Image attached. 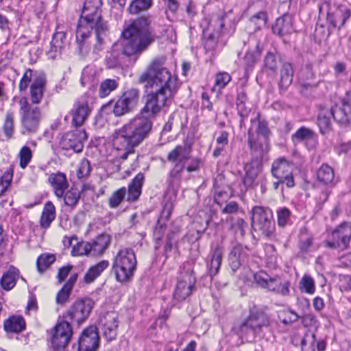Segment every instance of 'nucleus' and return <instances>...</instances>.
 I'll return each mask as SVG.
<instances>
[{
    "instance_id": "obj_20",
    "label": "nucleus",
    "mask_w": 351,
    "mask_h": 351,
    "mask_svg": "<svg viewBox=\"0 0 351 351\" xmlns=\"http://www.w3.org/2000/svg\"><path fill=\"white\" fill-rule=\"evenodd\" d=\"M118 325V315L116 312H108L101 318V330L108 341H112L116 338Z\"/></svg>"
},
{
    "instance_id": "obj_21",
    "label": "nucleus",
    "mask_w": 351,
    "mask_h": 351,
    "mask_svg": "<svg viewBox=\"0 0 351 351\" xmlns=\"http://www.w3.org/2000/svg\"><path fill=\"white\" fill-rule=\"evenodd\" d=\"M247 247L240 243L232 246L228 254V263L233 272H235L247 258Z\"/></svg>"
},
{
    "instance_id": "obj_54",
    "label": "nucleus",
    "mask_w": 351,
    "mask_h": 351,
    "mask_svg": "<svg viewBox=\"0 0 351 351\" xmlns=\"http://www.w3.org/2000/svg\"><path fill=\"white\" fill-rule=\"evenodd\" d=\"M80 199V193L77 191H68L64 196V201L66 205L73 208L77 204Z\"/></svg>"
},
{
    "instance_id": "obj_47",
    "label": "nucleus",
    "mask_w": 351,
    "mask_h": 351,
    "mask_svg": "<svg viewBox=\"0 0 351 351\" xmlns=\"http://www.w3.org/2000/svg\"><path fill=\"white\" fill-rule=\"evenodd\" d=\"M13 178V170L10 168L0 178V196H1L11 186Z\"/></svg>"
},
{
    "instance_id": "obj_57",
    "label": "nucleus",
    "mask_w": 351,
    "mask_h": 351,
    "mask_svg": "<svg viewBox=\"0 0 351 351\" xmlns=\"http://www.w3.org/2000/svg\"><path fill=\"white\" fill-rule=\"evenodd\" d=\"M71 289L63 286L62 289L56 295V302L58 304H64L68 302Z\"/></svg>"
},
{
    "instance_id": "obj_4",
    "label": "nucleus",
    "mask_w": 351,
    "mask_h": 351,
    "mask_svg": "<svg viewBox=\"0 0 351 351\" xmlns=\"http://www.w3.org/2000/svg\"><path fill=\"white\" fill-rule=\"evenodd\" d=\"M136 258L131 248L120 250L114 256L112 262V269L117 280L125 282L132 279L136 268Z\"/></svg>"
},
{
    "instance_id": "obj_28",
    "label": "nucleus",
    "mask_w": 351,
    "mask_h": 351,
    "mask_svg": "<svg viewBox=\"0 0 351 351\" xmlns=\"http://www.w3.org/2000/svg\"><path fill=\"white\" fill-rule=\"evenodd\" d=\"M56 216V207L53 204L48 201L45 203L40 219L42 228H48Z\"/></svg>"
},
{
    "instance_id": "obj_33",
    "label": "nucleus",
    "mask_w": 351,
    "mask_h": 351,
    "mask_svg": "<svg viewBox=\"0 0 351 351\" xmlns=\"http://www.w3.org/2000/svg\"><path fill=\"white\" fill-rule=\"evenodd\" d=\"M293 77V69L292 65L289 62H285L282 65L280 70L279 87L282 89H286L292 83Z\"/></svg>"
},
{
    "instance_id": "obj_11",
    "label": "nucleus",
    "mask_w": 351,
    "mask_h": 351,
    "mask_svg": "<svg viewBox=\"0 0 351 351\" xmlns=\"http://www.w3.org/2000/svg\"><path fill=\"white\" fill-rule=\"evenodd\" d=\"M73 335V330L69 322L64 319L59 322L53 328V335L51 339L52 348L60 351L66 348Z\"/></svg>"
},
{
    "instance_id": "obj_24",
    "label": "nucleus",
    "mask_w": 351,
    "mask_h": 351,
    "mask_svg": "<svg viewBox=\"0 0 351 351\" xmlns=\"http://www.w3.org/2000/svg\"><path fill=\"white\" fill-rule=\"evenodd\" d=\"M48 181L53 187L55 195L58 197H63L69 186L66 175L61 172L51 173L48 178Z\"/></svg>"
},
{
    "instance_id": "obj_1",
    "label": "nucleus",
    "mask_w": 351,
    "mask_h": 351,
    "mask_svg": "<svg viewBox=\"0 0 351 351\" xmlns=\"http://www.w3.org/2000/svg\"><path fill=\"white\" fill-rule=\"evenodd\" d=\"M165 60L164 57L154 58L138 78V82L144 84L147 90H151L145 97L141 116L130 120L112 134V146L123 152L119 156L122 160L133 154L134 148L148 136L152 128L150 119L170 104L178 90V77L165 66Z\"/></svg>"
},
{
    "instance_id": "obj_30",
    "label": "nucleus",
    "mask_w": 351,
    "mask_h": 351,
    "mask_svg": "<svg viewBox=\"0 0 351 351\" xmlns=\"http://www.w3.org/2000/svg\"><path fill=\"white\" fill-rule=\"evenodd\" d=\"M350 15V10L348 8L340 5L337 8L335 12L333 13L332 15L328 16V19L330 21L334 27L340 28L344 25Z\"/></svg>"
},
{
    "instance_id": "obj_46",
    "label": "nucleus",
    "mask_w": 351,
    "mask_h": 351,
    "mask_svg": "<svg viewBox=\"0 0 351 351\" xmlns=\"http://www.w3.org/2000/svg\"><path fill=\"white\" fill-rule=\"evenodd\" d=\"M3 132L8 138H11L14 132V114L9 110L6 112L4 123Z\"/></svg>"
},
{
    "instance_id": "obj_15",
    "label": "nucleus",
    "mask_w": 351,
    "mask_h": 351,
    "mask_svg": "<svg viewBox=\"0 0 351 351\" xmlns=\"http://www.w3.org/2000/svg\"><path fill=\"white\" fill-rule=\"evenodd\" d=\"M332 239L326 241L328 247L343 250L351 241V222L342 223L332 232Z\"/></svg>"
},
{
    "instance_id": "obj_61",
    "label": "nucleus",
    "mask_w": 351,
    "mask_h": 351,
    "mask_svg": "<svg viewBox=\"0 0 351 351\" xmlns=\"http://www.w3.org/2000/svg\"><path fill=\"white\" fill-rule=\"evenodd\" d=\"M259 56V52L256 51H248L246 53L244 61L247 67H252L256 62L257 58Z\"/></svg>"
},
{
    "instance_id": "obj_43",
    "label": "nucleus",
    "mask_w": 351,
    "mask_h": 351,
    "mask_svg": "<svg viewBox=\"0 0 351 351\" xmlns=\"http://www.w3.org/2000/svg\"><path fill=\"white\" fill-rule=\"evenodd\" d=\"M118 87V83L115 80L106 79L103 81L99 86V95L105 97Z\"/></svg>"
},
{
    "instance_id": "obj_39",
    "label": "nucleus",
    "mask_w": 351,
    "mask_h": 351,
    "mask_svg": "<svg viewBox=\"0 0 351 351\" xmlns=\"http://www.w3.org/2000/svg\"><path fill=\"white\" fill-rule=\"evenodd\" d=\"M267 23V14L265 12H258L254 14L248 21L250 31L256 32L265 25Z\"/></svg>"
},
{
    "instance_id": "obj_35",
    "label": "nucleus",
    "mask_w": 351,
    "mask_h": 351,
    "mask_svg": "<svg viewBox=\"0 0 351 351\" xmlns=\"http://www.w3.org/2000/svg\"><path fill=\"white\" fill-rule=\"evenodd\" d=\"M19 278V272L14 269H9L5 273L1 279V287L5 291H10L13 289Z\"/></svg>"
},
{
    "instance_id": "obj_36",
    "label": "nucleus",
    "mask_w": 351,
    "mask_h": 351,
    "mask_svg": "<svg viewBox=\"0 0 351 351\" xmlns=\"http://www.w3.org/2000/svg\"><path fill=\"white\" fill-rule=\"evenodd\" d=\"M25 326L24 319L20 316H12L4 322V328L7 332H19Z\"/></svg>"
},
{
    "instance_id": "obj_60",
    "label": "nucleus",
    "mask_w": 351,
    "mask_h": 351,
    "mask_svg": "<svg viewBox=\"0 0 351 351\" xmlns=\"http://www.w3.org/2000/svg\"><path fill=\"white\" fill-rule=\"evenodd\" d=\"M257 119L258 121V128H257V132L262 136H263L265 138L268 136V135L270 133L269 129L267 126V124L265 121H261L258 119V117H257L254 120H252V123H254ZM267 139H265L266 141Z\"/></svg>"
},
{
    "instance_id": "obj_62",
    "label": "nucleus",
    "mask_w": 351,
    "mask_h": 351,
    "mask_svg": "<svg viewBox=\"0 0 351 351\" xmlns=\"http://www.w3.org/2000/svg\"><path fill=\"white\" fill-rule=\"evenodd\" d=\"M308 71V82H303L301 83L302 86L306 88H311L317 86V82H312V80L315 78V74L312 72L311 68L310 66L306 67Z\"/></svg>"
},
{
    "instance_id": "obj_5",
    "label": "nucleus",
    "mask_w": 351,
    "mask_h": 351,
    "mask_svg": "<svg viewBox=\"0 0 351 351\" xmlns=\"http://www.w3.org/2000/svg\"><path fill=\"white\" fill-rule=\"evenodd\" d=\"M19 103L20 105L21 133L25 136L36 134L38 131L42 119L40 109L38 107L31 106L25 97L21 98Z\"/></svg>"
},
{
    "instance_id": "obj_16",
    "label": "nucleus",
    "mask_w": 351,
    "mask_h": 351,
    "mask_svg": "<svg viewBox=\"0 0 351 351\" xmlns=\"http://www.w3.org/2000/svg\"><path fill=\"white\" fill-rule=\"evenodd\" d=\"M111 238L108 234L99 235L90 243H82L79 246L80 252L77 254L90 256H99L108 247Z\"/></svg>"
},
{
    "instance_id": "obj_10",
    "label": "nucleus",
    "mask_w": 351,
    "mask_h": 351,
    "mask_svg": "<svg viewBox=\"0 0 351 351\" xmlns=\"http://www.w3.org/2000/svg\"><path fill=\"white\" fill-rule=\"evenodd\" d=\"M254 281L262 288L270 291L276 292L283 296L289 294L290 282H282L278 276L270 277L267 273L260 271L254 275Z\"/></svg>"
},
{
    "instance_id": "obj_55",
    "label": "nucleus",
    "mask_w": 351,
    "mask_h": 351,
    "mask_svg": "<svg viewBox=\"0 0 351 351\" xmlns=\"http://www.w3.org/2000/svg\"><path fill=\"white\" fill-rule=\"evenodd\" d=\"M264 67L265 69L272 73L275 72L277 67V61L275 56L272 53L269 52L267 53L264 60Z\"/></svg>"
},
{
    "instance_id": "obj_6",
    "label": "nucleus",
    "mask_w": 351,
    "mask_h": 351,
    "mask_svg": "<svg viewBox=\"0 0 351 351\" xmlns=\"http://www.w3.org/2000/svg\"><path fill=\"white\" fill-rule=\"evenodd\" d=\"M270 325L269 316L262 309H254L250 311L248 317L243 320L237 328L239 335L254 337L262 332L264 328Z\"/></svg>"
},
{
    "instance_id": "obj_64",
    "label": "nucleus",
    "mask_w": 351,
    "mask_h": 351,
    "mask_svg": "<svg viewBox=\"0 0 351 351\" xmlns=\"http://www.w3.org/2000/svg\"><path fill=\"white\" fill-rule=\"evenodd\" d=\"M72 269L71 265H67L62 267L59 269L58 273V279L59 282H62L65 280V278L68 276L71 270Z\"/></svg>"
},
{
    "instance_id": "obj_63",
    "label": "nucleus",
    "mask_w": 351,
    "mask_h": 351,
    "mask_svg": "<svg viewBox=\"0 0 351 351\" xmlns=\"http://www.w3.org/2000/svg\"><path fill=\"white\" fill-rule=\"evenodd\" d=\"M202 162L199 158H191L190 164L186 167V171L189 172L199 171Z\"/></svg>"
},
{
    "instance_id": "obj_58",
    "label": "nucleus",
    "mask_w": 351,
    "mask_h": 351,
    "mask_svg": "<svg viewBox=\"0 0 351 351\" xmlns=\"http://www.w3.org/2000/svg\"><path fill=\"white\" fill-rule=\"evenodd\" d=\"M32 78V71L29 69L26 70L25 73L23 74V77L21 78L20 83H19V89L21 91L25 90L28 85Z\"/></svg>"
},
{
    "instance_id": "obj_56",
    "label": "nucleus",
    "mask_w": 351,
    "mask_h": 351,
    "mask_svg": "<svg viewBox=\"0 0 351 351\" xmlns=\"http://www.w3.org/2000/svg\"><path fill=\"white\" fill-rule=\"evenodd\" d=\"M313 238L311 236L307 235L306 233H302L300 235V250L302 252H306L308 251L309 247L311 246Z\"/></svg>"
},
{
    "instance_id": "obj_50",
    "label": "nucleus",
    "mask_w": 351,
    "mask_h": 351,
    "mask_svg": "<svg viewBox=\"0 0 351 351\" xmlns=\"http://www.w3.org/2000/svg\"><path fill=\"white\" fill-rule=\"evenodd\" d=\"M126 194V189L122 187L114 192L109 199V206L111 208H117L123 201Z\"/></svg>"
},
{
    "instance_id": "obj_22",
    "label": "nucleus",
    "mask_w": 351,
    "mask_h": 351,
    "mask_svg": "<svg viewBox=\"0 0 351 351\" xmlns=\"http://www.w3.org/2000/svg\"><path fill=\"white\" fill-rule=\"evenodd\" d=\"M223 250V246L219 243L216 244L211 248L207 263V267L211 278L216 276L219 272L221 265Z\"/></svg>"
},
{
    "instance_id": "obj_44",
    "label": "nucleus",
    "mask_w": 351,
    "mask_h": 351,
    "mask_svg": "<svg viewBox=\"0 0 351 351\" xmlns=\"http://www.w3.org/2000/svg\"><path fill=\"white\" fill-rule=\"evenodd\" d=\"M245 173L243 178V184L245 189L252 186L257 175V169H255L252 165H246L245 166Z\"/></svg>"
},
{
    "instance_id": "obj_45",
    "label": "nucleus",
    "mask_w": 351,
    "mask_h": 351,
    "mask_svg": "<svg viewBox=\"0 0 351 351\" xmlns=\"http://www.w3.org/2000/svg\"><path fill=\"white\" fill-rule=\"evenodd\" d=\"M299 287L301 291L308 294H313L315 291V281L313 278L308 275H304L300 280Z\"/></svg>"
},
{
    "instance_id": "obj_31",
    "label": "nucleus",
    "mask_w": 351,
    "mask_h": 351,
    "mask_svg": "<svg viewBox=\"0 0 351 351\" xmlns=\"http://www.w3.org/2000/svg\"><path fill=\"white\" fill-rule=\"evenodd\" d=\"M317 178L319 182L326 186L335 184V173L332 168L326 164L322 165L317 171Z\"/></svg>"
},
{
    "instance_id": "obj_23",
    "label": "nucleus",
    "mask_w": 351,
    "mask_h": 351,
    "mask_svg": "<svg viewBox=\"0 0 351 351\" xmlns=\"http://www.w3.org/2000/svg\"><path fill=\"white\" fill-rule=\"evenodd\" d=\"M191 149L186 144L178 145L175 147L167 155L169 162L186 165L187 160L191 159Z\"/></svg>"
},
{
    "instance_id": "obj_25",
    "label": "nucleus",
    "mask_w": 351,
    "mask_h": 351,
    "mask_svg": "<svg viewBox=\"0 0 351 351\" xmlns=\"http://www.w3.org/2000/svg\"><path fill=\"white\" fill-rule=\"evenodd\" d=\"M272 30L274 34L280 36L291 34L294 31L292 16L286 14L277 19Z\"/></svg>"
},
{
    "instance_id": "obj_37",
    "label": "nucleus",
    "mask_w": 351,
    "mask_h": 351,
    "mask_svg": "<svg viewBox=\"0 0 351 351\" xmlns=\"http://www.w3.org/2000/svg\"><path fill=\"white\" fill-rule=\"evenodd\" d=\"M67 45L68 42L66 38V34L63 32H56L53 34L51 42V51L60 53Z\"/></svg>"
},
{
    "instance_id": "obj_51",
    "label": "nucleus",
    "mask_w": 351,
    "mask_h": 351,
    "mask_svg": "<svg viewBox=\"0 0 351 351\" xmlns=\"http://www.w3.org/2000/svg\"><path fill=\"white\" fill-rule=\"evenodd\" d=\"M291 212L285 207L280 208L277 210L278 225L285 227L290 221Z\"/></svg>"
},
{
    "instance_id": "obj_3",
    "label": "nucleus",
    "mask_w": 351,
    "mask_h": 351,
    "mask_svg": "<svg viewBox=\"0 0 351 351\" xmlns=\"http://www.w3.org/2000/svg\"><path fill=\"white\" fill-rule=\"evenodd\" d=\"M101 0H86L76 30V40L82 44L95 30L98 42L102 40V35L107 30V25L101 17Z\"/></svg>"
},
{
    "instance_id": "obj_59",
    "label": "nucleus",
    "mask_w": 351,
    "mask_h": 351,
    "mask_svg": "<svg viewBox=\"0 0 351 351\" xmlns=\"http://www.w3.org/2000/svg\"><path fill=\"white\" fill-rule=\"evenodd\" d=\"M185 165L181 163H176L173 168L169 172V178L172 180H180L181 178V174L184 169Z\"/></svg>"
},
{
    "instance_id": "obj_53",
    "label": "nucleus",
    "mask_w": 351,
    "mask_h": 351,
    "mask_svg": "<svg viewBox=\"0 0 351 351\" xmlns=\"http://www.w3.org/2000/svg\"><path fill=\"white\" fill-rule=\"evenodd\" d=\"M231 76L226 72H220L215 75V86L219 90L226 87V86L230 82Z\"/></svg>"
},
{
    "instance_id": "obj_49",
    "label": "nucleus",
    "mask_w": 351,
    "mask_h": 351,
    "mask_svg": "<svg viewBox=\"0 0 351 351\" xmlns=\"http://www.w3.org/2000/svg\"><path fill=\"white\" fill-rule=\"evenodd\" d=\"M20 167L25 169L32 158V152L27 146H23L19 154Z\"/></svg>"
},
{
    "instance_id": "obj_32",
    "label": "nucleus",
    "mask_w": 351,
    "mask_h": 351,
    "mask_svg": "<svg viewBox=\"0 0 351 351\" xmlns=\"http://www.w3.org/2000/svg\"><path fill=\"white\" fill-rule=\"evenodd\" d=\"M108 266L109 262L106 260H103L95 265L91 266L84 276V281L86 283L93 282L108 267Z\"/></svg>"
},
{
    "instance_id": "obj_40",
    "label": "nucleus",
    "mask_w": 351,
    "mask_h": 351,
    "mask_svg": "<svg viewBox=\"0 0 351 351\" xmlns=\"http://www.w3.org/2000/svg\"><path fill=\"white\" fill-rule=\"evenodd\" d=\"M56 256L55 254L44 253L40 254L36 261L37 269L40 273H43L56 261Z\"/></svg>"
},
{
    "instance_id": "obj_42",
    "label": "nucleus",
    "mask_w": 351,
    "mask_h": 351,
    "mask_svg": "<svg viewBox=\"0 0 351 351\" xmlns=\"http://www.w3.org/2000/svg\"><path fill=\"white\" fill-rule=\"evenodd\" d=\"M152 5V0H133L128 8L130 14H136L148 10Z\"/></svg>"
},
{
    "instance_id": "obj_48",
    "label": "nucleus",
    "mask_w": 351,
    "mask_h": 351,
    "mask_svg": "<svg viewBox=\"0 0 351 351\" xmlns=\"http://www.w3.org/2000/svg\"><path fill=\"white\" fill-rule=\"evenodd\" d=\"M317 125L322 134L328 132L331 129L329 114H326L324 112L319 113L317 117Z\"/></svg>"
},
{
    "instance_id": "obj_7",
    "label": "nucleus",
    "mask_w": 351,
    "mask_h": 351,
    "mask_svg": "<svg viewBox=\"0 0 351 351\" xmlns=\"http://www.w3.org/2000/svg\"><path fill=\"white\" fill-rule=\"evenodd\" d=\"M251 225L254 231H259L267 237H270L275 230L271 210L258 206L253 207Z\"/></svg>"
},
{
    "instance_id": "obj_26",
    "label": "nucleus",
    "mask_w": 351,
    "mask_h": 351,
    "mask_svg": "<svg viewBox=\"0 0 351 351\" xmlns=\"http://www.w3.org/2000/svg\"><path fill=\"white\" fill-rule=\"evenodd\" d=\"M46 81L42 75H38L33 80L30 86V97L32 104H40L43 98Z\"/></svg>"
},
{
    "instance_id": "obj_13",
    "label": "nucleus",
    "mask_w": 351,
    "mask_h": 351,
    "mask_svg": "<svg viewBox=\"0 0 351 351\" xmlns=\"http://www.w3.org/2000/svg\"><path fill=\"white\" fill-rule=\"evenodd\" d=\"M91 111L92 106L86 96L81 97L75 100L69 112L72 117V125L75 128L82 126L89 117Z\"/></svg>"
},
{
    "instance_id": "obj_34",
    "label": "nucleus",
    "mask_w": 351,
    "mask_h": 351,
    "mask_svg": "<svg viewBox=\"0 0 351 351\" xmlns=\"http://www.w3.org/2000/svg\"><path fill=\"white\" fill-rule=\"evenodd\" d=\"M329 114L333 117V119L338 123L347 124L350 119L351 112L346 109L345 106L335 105L330 110Z\"/></svg>"
},
{
    "instance_id": "obj_29",
    "label": "nucleus",
    "mask_w": 351,
    "mask_h": 351,
    "mask_svg": "<svg viewBox=\"0 0 351 351\" xmlns=\"http://www.w3.org/2000/svg\"><path fill=\"white\" fill-rule=\"evenodd\" d=\"M144 178V174L139 173L133 179L132 182L128 186V201L134 202L140 196Z\"/></svg>"
},
{
    "instance_id": "obj_17",
    "label": "nucleus",
    "mask_w": 351,
    "mask_h": 351,
    "mask_svg": "<svg viewBox=\"0 0 351 351\" xmlns=\"http://www.w3.org/2000/svg\"><path fill=\"white\" fill-rule=\"evenodd\" d=\"M196 279L193 271H186L182 274L176 284L173 293V298L179 302L185 300L189 297L194 289Z\"/></svg>"
},
{
    "instance_id": "obj_12",
    "label": "nucleus",
    "mask_w": 351,
    "mask_h": 351,
    "mask_svg": "<svg viewBox=\"0 0 351 351\" xmlns=\"http://www.w3.org/2000/svg\"><path fill=\"white\" fill-rule=\"evenodd\" d=\"M88 138L84 130H75L65 133L60 141V146L62 149L73 150L75 153H80L84 148V142Z\"/></svg>"
},
{
    "instance_id": "obj_8",
    "label": "nucleus",
    "mask_w": 351,
    "mask_h": 351,
    "mask_svg": "<svg viewBox=\"0 0 351 351\" xmlns=\"http://www.w3.org/2000/svg\"><path fill=\"white\" fill-rule=\"evenodd\" d=\"M93 304L94 302L90 298L77 299L65 312L63 318L80 325L88 318Z\"/></svg>"
},
{
    "instance_id": "obj_38",
    "label": "nucleus",
    "mask_w": 351,
    "mask_h": 351,
    "mask_svg": "<svg viewBox=\"0 0 351 351\" xmlns=\"http://www.w3.org/2000/svg\"><path fill=\"white\" fill-rule=\"evenodd\" d=\"M184 123L183 122L181 114L178 112H173L168 119V121L164 125L163 132H169L173 129H182Z\"/></svg>"
},
{
    "instance_id": "obj_18",
    "label": "nucleus",
    "mask_w": 351,
    "mask_h": 351,
    "mask_svg": "<svg viewBox=\"0 0 351 351\" xmlns=\"http://www.w3.org/2000/svg\"><path fill=\"white\" fill-rule=\"evenodd\" d=\"M223 27L222 21L219 19H217L210 23L204 31L203 45L206 51H213L215 49L218 37Z\"/></svg>"
},
{
    "instance_id": "obj_14",
    "label": "nucleus",
    "mask_w": 351,
    "mask_h": 351,
    "mask_svg": "<svg viewBox=\"0 0 351 351\" xmlns=\"http://www.w3.org/2000/svg\"><path fill=\"white\" fill-rule=\"evenodd\" d=\"M294 165L285 158H280L274 160L271 166V174L276 179H284L287 187L295 186L293 176Z\"/></svg>"
},
{
    "instance_id": "obj_27",
    "label": "nucleus",
    "mask_w": 351,
    "mask_h": 351,
    "mask_svg": "<svg viewBox=\"0 0 351 351\" xmlns=\"http://www.w3.org/2000/svg\"><path fill=\"white\" fill-rule=\"evenodd\" d=\"M315 348L317 351H324L326 342L324 340L317 341L315 335L311 332H306L301 341L302 351H315Z\"/></svg>"
},
{
    "instance_id": "obj_2",
    "label": "nucleus",
    "mask_w": 351,
    "mask_h": 351,
    "mask_svg": "<svg viewBox=\"0 0 351 351\" xmlns=\"http://www.w3.org/2000/svg\"><path fill=\"white\" fill-rule=\"evenodd\" d=\"M148 18L139 17L125 23L122 32L123 53L127 56H140L155 40Z\"/></svg>"
},
{
    "instance_id": "obj_19",
    "label": "nucleus",
    "mask_w": 351,
    "mask_h": 351,
    "mask_svg": "<svg viewBox=\"0 0 351 351\" xmlns=\"http://www.w3.org/2000/svg\"><path fill=\"white\" fill-rule=\"evenodd\" d=\"M99 337L95 326L84 330L78 341V351H95L99 346Z\"/></svg>"
},
{
    "instance_id": "obj_41",
    "label": "nucleus",
    "mask_w": 351,
    "mask_h": 351,
    "mask_svg": "<svg viewBox=\"0 0 351 351\" xmlns=\"http://www.w3.org/2000/svg\"><path fill=\"white\" fill-rule=\"evenodd\" d=\"M315 136V132L306 127H301L291 136V140L294 145H297L303 141L313 139Z\"/></svg>"
},
{
    "instance_id": "obj_52",
    "label": "nucleus",
    "mask_w": 351,
    "mask_h": 351,
    "mask_svg": "<svg viewBox=\"0 0 351 351\" xmlns=\"http://www.w3.org/2000/svg\"><path fill=\"white\" fill-rule=\"evenodd\" d=\"M90 162L86 158H83L77 170V176L80 179L86 178L90 175Z\"/></svg>"
},
{
    "instance_id": "obj_9",
    "label": "nucleus",
    "mask_w": 351,
    "mask_h": 351,
    "mask_svg": "<svg viewBox=\"0 0 351 351\" xmlns=\"http://www.w3.org/2000/svg\"><path fill=\"white\" fill-rule=\"evenodd\" d=\"M139 99V90L130 88L114 102L112 112L116 117H121L130 113L136 107Z\"/></svg>"
}]
</instances>
